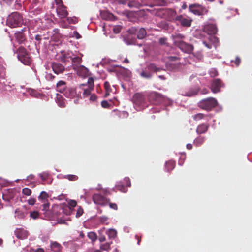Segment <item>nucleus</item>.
Here are the masks:
<instances>
[{"label": "nucleus", "mask_w": 252, "mask_h": 252, "mask_svg": "<svg viewBox=\"0 0 252 252\" xmlns=\"http://www.w3.org/2000/svg\"><path fill=\"white\" fill-rule=\"evenodd\" d=\"M109 207L114 210H118V206L116 203H110V202L108 203Z\"/></svg>", "instance_id": "obj_53"}, {"label": "nucleus", "mask_w": 252, "mask_h": 252, "mask_svg": "<svg viewBox=\"0 0 252 252\" xmlns=\"http://www.w3.org/2000/svg\"><path fill=\"white\" fill-rule=\"evenodd\" d=\"M52 68L54 72L57 74L63 73L65 70V67L63 64L56 62L52 63Z\"/></svg>", "instance_id": "obj_12"}, {"label": "nucleus", "mask_w": 252, "mask_h": 252, "mask_svg": "<svg viewBox=\"0 0 252 252\" xmlns=\"http://www.w3.org/2000/svg\"><path fill=\"white\" fill-rule=\"evenodd\" d=\"M101 17L107 20H113L115 18V16L111 13L107 11H102L100 12Z\"/></svg>", "instance_id": "obj_23"}, {"label": "nucleus", "mask_w": 252, "mask_h": 252, "mask_svg": "<svg viewBox=\"0 0 252 252\" xmlns=\"http://www.w3.org/2000/svg\"><path fill=\"white\" fill-rule=\"evenodd\" d=\"M205 115L203 113H198L192 116V119L196 121H200L204 118Z\"/></svg>", "instance_id": "obj_39"}, {"label": "nucleus", "mask_w": 252, "mask_h": 252, "mask_svg": "<svg viewBox=\"0 0 252 252\" xmlns=\"http://www.w3.org/2000/svg\"><path fill=\"white\" fill-rule=\"evenodd\" d=\"M167 38L163 37L159 39V42L161 45H165L167 43Z\"/></svg>", "instance_id": "obj_54"}, {"label": "nucleus", "mask_w": 252, "mask_h": 252, "mask_svg": "<svg viewBox=\"0 0 252 252\" xmlns=\"http://www.w3.org/2000/svg\"><path fill=\"white\" fill-rule=\"evenodd\" d=\"M210 74L211 77H215L218 75V72L217 70L215 69H212L210 71Z\"/></svg>", "instance_id": "obj_50"}, {"label": "nucleus", "mask_w": 252, "mask_h": 252, "mask_svg": "<svg viewBox=\"0 0 252 252\" xmlns=\"http://www.w3.org/2000/svg\"><path fill=\"white\" fill-rule=\"evenodd\" d=\"M115 188L117 190L123 192H126L127 190L126 187L121 182L117 183Z\"/></svg>", "instance_id": "obj_31"}, {"label": "nucleus", "mask_w": 252, "mask_h": 252, "mask_svg": "<svg viewBox=\"0 0 252 252\" xmlns=\"http://www.w3.org/2000/svg\"><path fill=\"white\" fill-rule=\"evenodd\" d=\"M216 99L213 97H209L201 100L198 103V106L202 109L210 111L217 105Z\"/></svg>", "instance_id": "obj_3"}, {"label": "nucleus", "mask_w": 252, "mask_h": 252, "mask_svg": "<svg viewBox=\"0 0 252 252\" xmlns=\"http://www.w3.org/2000/svg\"><path fill=\"white\" fill-rule=\"evenodd\" d=\"M22 193L27 196H29L32 193V190L27 188H25L22 189Z\"/></svg>", "instance_id": "obj_45"}, {"label": "nucleus", "mask_w": 252, "mask_h": 252, "mask_svg": "<svg viewBox=\"0 0 252 252\" xmlns=\"http://www.w3.org/2000/svg\"><path fill=\"white\" fill-rule=\"evenodd\" d=\"M14 234L17 238L22 240L26 239L29 235L28 232L22 228H16Z\"/></svg>", "instance_id": "obj_11"}, {"label": "nucleus", "mask_w": 252, "mask_h": 252, "mask_svg": "<svg viewBox=\"0 0 252 252\" xmlns=\"http://www.w3.org/2000/svg\"><path fill=\"white\" fill-rule=\"evenodd\" d=\"M94 80L92 77H89L87 83L88 84V88L84 89L83 95L84 96H88L91 94V90L94 89Z\"/></svg>", "instance_id": "obj_13"}, {"label": "nucleus", "mask_w": 252, "mask_h": 252, "mask_svg": "<svg viewBox=\"0 0 252 252\" xmlns=\"http://www.w3.org/2000/svg\"><path fill=\"white\" fill-rule=\"evenodd\" d=\"M106 234L109 239H113L117 236V232L115 229H109L107 231Z\"/></svg>", "instance_id": "obj_33"}, {"label": "nucleus", "mask_w": 252, "mask_h": 252, "mask_svg": "<svg viewBox=\"0 0 252 252\" xmlns=\"http://www.w3.org/2000/svg\"><path fill=\"white\" fill-rule=\"evenodd\" d=\"M203 44L208 49H211L212 48V44L207 43L206 41H204L203 42Z\"/></svg>", "instance_id": "obj_63"}, {"label": "nucleus", "mask_w": 252, "mask_h": 252, "mask_svg": "<svg viewBox=\"0 0 252 252\" xmlns=\"http://www.w3.org/2000/svg\"><path fill=\"white\" fill-rule=\"evenodd\" d=\"M202 6L199 4H193L189 5V9L193 14L200 15L202 14Z\"/></svg>", "instance_id": "obj_15"}, {"label": "nucleus", "mask_w": 252, "mask_h": 252, "mask_svg": "<svg viewBox=\"0 0 252 252\" xmlns=\"http://www.w3.org/2000/svg\"><path fill=\"white\" fill-rule=\"evenodd\" d=\"M14 36L16 41L19 43L22 44L26 40V36L22 32H18L15 33Z\"/></svg>", "instance_id": "obj_22"}, {"label": "nucleus", "mask_w": 252, "mask_h": 252, "mask_svg": "<svg viewBox=\"0 0 252 252\" xmlns=\"http://www.w3.org/2000/svg\"><path fill=\"white\" fill-rule=\"evenodd\" d=\"M179 43V44L176 46L185 53H190L193 50V46L190 44L187 43L184 41Z\"/></svg>", "instance_id": "obj_7"}, {"label": "nucleus", "mask_w": 252, "mask_h": 252, "mask_svg": "<svg viewBox=\"0 0 252 252\" xmlns=\"http://www.w3.org/2000/svg\"><path fill=\"white\" fill-rule=\"evenodd\" d=\"M209 127V125L207 123H201L198 125L196 129V132L198 134L206 133Z\"/></svg>", "instance_id": "obj_16"}, {"label": "nucleus", "mask_w": 252, "mask_h": 252, "mask_svg": "<svg viewBox=\"0 0 252 252\" xmlns=\"http://www.w3.org/2000/svg\"><path fill=\"white\" fill-rule=\"evenodd\" d=\"M68 203L69 205L72 207H75L77 205L76 201L73 200H71Z\"/></svg>", "instance_id": "obj_57"}, {"label": "nucleus", "mask_w": 252, "mask_h": 252, "mask_svg": "<svg viewBox=\"0 0 252 252\" xmlns=\"http://www.w3.org/2000/svg\"><path fill=\"white\" fill-rule=\"evenodd\" d=\"M128 6L130 8L135 7L140 8L142 6L141 3L138 0H131L128 2Z\"/></svg>", "instance_id": "obj_28"}, {"label": "nucleus", "mask_w": 252, "mask_h": 252, "mask_svg": "<svg viewBox=\"0 0 252 252\" xmlns=\"http://www.w3.org/2000/svg\"><path fill=\"white\" fill-rule=\"evenodd\" d=\"M129 32L130 33H136L137 37L139 39H143L147 34L146 31L143 28H136L132 27L131 29L129 30Z\"/></svg>", "instance_id": "obj_6"}, {"label": "nucleus", "mask_w": 252, "mask_h": 252, "mask_svg": "<svg viewBox=\"0 0 252 252\" xmlns=\"http://www.w3.org/2000/svg\"><path fill=\"white\" fill-rule=\"evenodd\" d=\"M101 106L104 108H109L110 107V104L106 100H103L101 102Z\"/></svg>", "instance_id": "obj_49"}, {"label": "nucleus", "mask_w": 252, "mask_h": 252, "mask_svg": "<svg viewBox=\"0 0 252 252\" xmlns=\"http://www.w3.org/2000/svg\"><path fill=\"white\" fill-rule=\"evenodd\" d=\"M205 140V137L202 136L197 137L193 141V144L197 147L202 145Z\"/></svg>", "instance_id": "obj_29"}, {"label": "nucleus", "mask_w": 252, "mask_h": 252, "mask_svg": "<svg viewBox=\"0 0 252 252\" xmlns=\"http://www.w3.org/2000/svg\"><path fill=\"white\" fill-rule=\"evenodd\" d=\"M40 178H41V180L43 182H45L47 180V179L48 178L49 174L48 172H42L39 175Z\"/></svg>", "instance_id": "obj_43"}, {"label": "nucleus", "mask_w": 252, "mask_h": 252, "mask_svg": "<svg viewBox=\"0 0 252 252\" xmlns=\"http://www.w3.org/2000/svg\"><path fill=\"white\" fill-rule=\"evenodd\" d=\"M50 247L51 250L54 252H61L63 249L62 246L57 242L52 243Z\"/></svg>", "instance_id": "obj_26"}, {"label": "nucleus", "mask_w": 252, "mask_h": 252, "mask_svg": "<svg viewBox=\"0 0 252 252\" xmlns=\"http://www.w3.org/2000/svg\"><path fill=\"white\" fill-rule=\"evenodd\" d=\"M44 204L42 205V210L43 211H46L48 210L49 208L50 204L49 203L47 202H43Z\"/></svg>", "instance_id": "obj_52"}, {"label": "nucleus", "mask_w": 252, "mask_h": 252, "mask_svg": "<svg viewBox=\"0 0 252 252\" xmlns=\"http://www.w3.org/2000/svg\"><path fill=\"white\" fill-rule=\"evenodd\" d=\"M132 100L137 110H141L147 106L146 97L142 93L134 94L132 96Z\"/></svg>", "instance_id": "obj_2"}, {"label": "nucleus", "mask_w": 252, "mask_h": 252, "mask_svg": "<svg viewBox=\"0 0 252 252\" xmlns=\"http://www.w3.org/2000/svg\"><path fill=\"white\" fill-rule=\"evenodd\" d=\"M63 94L67 98H74L76 94V90L71 87L67 88Z\"/></svg>", "instance_id": "obj_18"}, {"label": "nucleus", "mask_w": 252, "mask_h": 252, "mask_svg": "<svg viewBox=\"0 0 252 252\" xmlns=\"http://www.w3.org/2000/svg\"><path fill=\"white\" fill-rule=\"evenodd\" d=\"M21 1L20 0H16L14 3V8L16 10H19L21 8Z\"/></svg>", "instance_id": "obj_46"}, {"label": "nucleus", "mask_w": 252, "mask_h": 252, "mask_svg": "<svg viewBox=\"0 0 252 252\" xmlns=\"http://www.w3.org/2000/svg\"><path fill=\"white\" fill-rule=\"evenodd\" d=\"M64 98L63 96L59 94H57L56 96V101L59 107L63 108L65 106V103L64 102Z\"/></svg>", "instance_id": "obj_27"}, {"label": "nucleus", "mask_w": 252, "mask_h": 252, "mask_svg": "<svg viewBox=\"0 0 252 252\" xmlns=\"http://www.w3.org/2000/svg\"><path fill=\"white\" fill-rule=\"evenodd\" d=\"M75 70H77L78 73L80 75L86 76L88 75V69L83 65L78 66L77 67H76V69Z\"/></svg>", "instance_id": "obj_24"}, {"label": "nucleus", "mask_w": 252, "mask_h": 252, "mask_svg": "<svg viewBox=\"0 0 252 252\" xmlns=\"http://www.w3.org/2000/svg\"><path fill=\"white\" fill-rule=\"evenodd\" d=\"M122 29V27L120 26H116L113 28L114 32L115 33H119Z\"/></svg>", "instance_id": "obj_51"}, {"label": "nucleus", "mask_w": 252, "mask_h": 252, "mask_svg": "<svg viewBox=\"0 0 252 252\" xmlns=\"http://www.w3.org/2000/svg\"><path fill=\"white\" fill-rule=\"evenodd\" d=\"M99 240L100 242H103L106 240L105 236L103 235H100L99 236Z\"/></svg>", "instance_id": "obj_61"}, {"label": "nucleus", "mask_w": 252, "mask_h": 252, "mask_svg": "<svg viewBox=\"0 0 252 252\" xmlns=\"http://www.w3.org/2000/svg\"><path fill=\"white\" fill-rule=\"evenodd\" d=\"M57 57L59 61L64 63L69 62L71 58L69 53L65 51H61L57 54Z\"/></svg>", "instance_id": "obj_8"}, {"label": "nucleus", "mask_w": 252, "mask_h": 252, "mask_svg": "<svg viewBox=\"0 0 252 252\" xmlns=\"http://www.w3.org/2000/svg\"><path fill=\"white\" fill-rule=\"evenodd\" d=\"M172 38L174 40V43L175 45L177 46L179 44V43H181L184 41V40L185 38V37L182 34L177 33L175 34V35H173Z\"/></svg>", "instance_id": "obj_19"}, {"label": "nucleus", "mask_w": 252, "mask_h": 252, "mask_svg": "<svg viewBox=\"0 0 252 252\" xmlns=\"http://www.w3.org/2000/svg\"><path fill=\"white\" fill-rule=\"evenodd\" d=\"M104 87L105 90V93L104 95V97H108L110 93L112 92V89L110 83L108 81H105L104 84Z\"/></svg>", "instance_id": "obj_30"}, {"label": "nucleus", "mask_w": 252, "mask_h": 252, "mask_svg": "<svg viewBox=\"0 0 252 252\" xmlns=\"http://www.w3.org/2000/svg\"><path fill=\"white\" fill-rule=\"evenodd\" d=\"M222 86L223 84L220 79H214L212 83L211 90L214 93H218L220 91V89Z\"/></svg>", "instance_id": "obj_9"}, {"label": "nucleus", "mask_w": 252, "mask_h": 252, "mask_svg": "<svg viewBox=\"0 0 252 252\" xmlns=\"http://www.w3.org/2000/svg\"><path fill=\"white\" fill-rule=\"evenodd\" d=\"M97 98V97L94 94H91L90 97V100L92 101H95V100H96Z\"/></svg>", "instance_id": "obj_56"}, {"label": "nucleus", "mask_w": 252, "mask_h": 252, "mask_svg": "<svg viewBox=\"0 0 252 252\" xmlns=\"http://www.w3.org/2000/svg\"><path fill=\"white\" fill-rule=\"evenodd\" d=\"M92 199L95 204L102 206L107 205L110 201L109 199H107L99 193H95L94 194Z\"/></svg>", "instance_id": "obj_5"}, {"label": "nucleus", "mask_w": 252, "mask_h": 252, "mask_svg": "<svg viewBox=\"0 0 252 252\" xmlns=\"http://www.w3.org/2000/svg\"><path fill=\"white\" fill-rule=\"evenodd\" d=\"M66 82L64 81L61 80L59 81L56 84V90L57 91L63 93L66 90Z\"/></svg>", "instance_id": "obj_20"}, {"label": "nucleus", "mask_w": 252, "mask_h": 252, "mask_svg": "<svg viewBox=\"0 0 252 252\" xmlns=\"http://www.w3.org/2000/svg\"><path fill=\"white\" fill-rule=\"evenodd\" d=\"M46 77L47 79L49 80H52L55 78V76L50 73L47 74Z\"/></svg>", "instance_id": "obj_58"}, {"label": "nucleus", "mask_w": 252, "mask_h": 252, "mask_svg": "<svg viewBox=\"0 0 252 252\" xmlns=\"http://www.w3.org/2000/svg\"><path fill=\"white\" fill-rule=\"evenodd\" d=\"M23 23L22 15L17 12L11 13L7 17L6 24L10 27L15 28L20 26Z\"/></svg>", "instance_id": "obj_1"}, {"label": "nucleus", "mask_w": 252, "mask_h": 252, "mask_svg": "<svg viewBox=\"0 0 252 252\" xmlns=\"http://www.w3.org/2000/svg\"><path fill=\"white\" fill-rule=\"evenodd\" d=\"M65 179L69 180V181H75L78 180V177L75 175L68 174L64 176Z\"/></svg>", "instance_id": "obj_41"}, {"label": "nucleus", "mask_w": 252, "mask_h": 252, "mask_svg": "<svg viewBox=\"0 0 252 252\" xmlns=\"http://www.w3.org/2000/svg\"><path fill=\"white\" fill-rule=\"evenodd\" d=\"M147 68L149 71H153L154 72H158L162 70L161 68L158 67L154 63H150L148 66Z\"/></svg>", "instance_id": "obj_35"}, {"label": "nucleus", "mask_w": 252, "mask_h": 252, "mask_svg": "<svg viewBox=\"0 0 252 252\" xmlns=\"http://www.w3.org/2000/svg\"><path fill=\"white\" fill-rule=\"evenodd\" d=\"M15 213L17 218L19 219H24L27 214V212H23L20 210L19 209H17L15 210Z\"/></svg>", "instance_id": "obj_37"}, {"label": "nucleus", "mask_w": 252, "mask_h": 252, "mask_svg": "<svg viewBox=\"0 0 252 252\" xmlns=\"http://www.w3.org/2000/svg\"><path fill=\"white\" fill-rule=\"evenodd\" d=\"M176 20L179 22L183 27H190L192 21L191 19L185 18L182 15L177 16Z\"/></svg>", "instance_id": "obj_10"}, {"label": "nucleus", "mask_w": 252, "mask_h": 252, "mask_svg": "<svg viewBox=\"0 0 252 252\" xmlns=\"http://www.w3.org/2000/svg\"><path fill=\"white\" fill-rule=\"evenodd\" d=\"M140 75L142 77L145 78H150L152 77V74L150 72H148L146 71H142Z\"/></svg>", "instance_id": "obj_44"}, {"label": "nucleus", "mask_w": 252, "mask_h": 252, "mask_svg": "<svg viewBox=\"0 0 252 252\" xmlns=\"http://www.w3.org/2000/svg\"><path fill=\"white\" fill-rule=\"evenodd\" d=\"M175 166V162L173 160H170L166 162L165 167L166 170L170 172L172 170Z\"/></svg>", "instance_id": "obj_32"}, {"label": "nucleus", "mask_w": 252, "mask_h": 252, "mask_svg": "<svg viewBox=\"0 0 252 252\" xmlns=\"http://www.w3.org/2000/svg\"><path fill=\"white\" fill-rule=\"evenodd\" d=\"M16 53L17 54V57L18 59L23 58L24 56H27L29 54L27 52L26 49L23 47H20L17 50Z\"/></svg>", "instance_id": "obj_25"}, {"label": "nucleus", "mask_w": 252, "mask_h": 252, "mask_svg": "<svg viewBox=\"0 0 252 252\" xmlns=\"http://www.w3.org/2000/svg\"><path fill=\"white\" fill-rule=\"evenodd\" d=\"M39 212L38 211H33L31 212L30 213V216L31 218L36 219L39 217Z\"/></svg>", "instance_id": "obj_47"}, {"label": "nucleus", "mask_w": 252, "mask_h": 252, "mask_svg": "<svg viewBox=\"0 0 252 252\" xmlns=\"http://www.w3.org/2000/svg\"><path fill=\"white\" fill-rule=\"evenodd\" d=\"M49 195L47 192L42 191L40 195L38 196V199L42 201V202H46L48 201Z\"/></svg>", "instance_id": "obj_34"}, {"label": "nucleus", "mask_w": 252, "mask_h": 252, "mask_svg": "<svg viewBox=\"0 0 252 252\" xmlns=\"http://www.w3.org/2000/svg\"><path fill=\"white\" fill-rule=\"evenodd\" d=\"M204 31L208 34H213L217 32V29L216 25L213 24H209L204 27Z\"/></svg>", "instance_id": "obj_17"}, {"label": "nucleus", "mask_w": 252, "mask_h": 252, "mask_svg": "<svg viewBox=\"0 0 252 252\" xmlns=\"http://www.w3.org/2000/svg\"><path fill=\"white\" fill-rule=\"evenodd\" d=\"M112 244V242H106L105 244H101L100 246V249L103 251H109L110 249V245Z\"/></svg>", "instance_id": "obj_38"}, {"label": "nucleus", "mask_w": 252, "mask_h": 252, "mask_svg": "<svg viewBox=\"0 0 252 252\" xmlns=\"http://www.w3.org/2000/svg\"><path fill=\"white\" fill-rule=\"evenodd\" d=\"M88 237L92 241H95L97 239V234L94 232H90L89 233H88Z\"/></svg>", "instance_id": "obj_40"}, {"label": "nucleus", "mask_w": 252, "mask_h": 252, "mask_svg": "<svg viewBox=\"0 0 252 252\" xmlns=\"http://www.w3.org/2000/svg\"><path fill=\"white\" fill-rule=\"evenodd\" d=\"M165 14H167L171 17H174L176 15V11L172 9H168L165 11Z\"/></svg>", "instance_id": "obj_42"}, {"label": "nucleus", "mask_w": 252, "mask_h": 252, "mask_svg": "<svg viewBox=\"0 0 252 252\" xmlns=\"http://www.w3.org/2000/svg\"><path fill=\"white\" fill-rule=\"evenodd\" d=\"M124 180H125V182L126 183L127 186H128V187L131 186V183H130V179L129 178L126 177L124 179Z\"/></svg>", "instance_id": "obj_60"}, {"label": "nucleus", "mask_w": 252, "mask_h": 252, "mask_svg": "<svg viewBox=\"0 0 252 252\" xmlns=\"http://www.w3.org/2000/svg\"><path fill=\"white\" fill-rule=\"evenodd\" d=\"M36 200L34 198H30L28 200V203L31 205H33L35 204Z\"/></svg>", "instance_id": "obj_59"}, {"label": "nucleus", "mask_w": 252, "mask_h": 252, "mask_svg": "<svg viewBox=\"0 0 252 252\" xmlns=\"http://www.w3.org/2000/svg\"><path fill=\"white\" fill-rule=\"evenodd\" d=\"M149 100L154 105H159L164 100V97L157 92H152L149 96Z\"/></svg>", "instance_id": "obj_4"}, {"label": "nucleus", "mask_w": 252, "mask_h": 252, "mask_svg": "<svg viewBox=\"0 0 252 252\" xmlns=\"http://www.w3.org/2000/svg\"><path fill=\"white\" fill-rule=\"evenodd\" d=\"M233 62L237 66H238L241 63V59L239 57H236Z\"/></svg>", "instance_id": "obj_55"}, {"label": "nucleus", "mask_w": 252, "mask_h": 252, "mask_svg": "<svg viewBox=\"0 0 252 252\" xmlns=\"http://www.w3.org/2000/svg\"><path fill=\"white\" fill-rule=\"evenodd\" d=\"M23 64L26 65H29L31 63V59L30 57V55L24 56L23 58L19 59Z\"/></svg>", "instance_id": "obj_36"}, {"label": "nucleus", "mask_w": 252, "mask_h": 252, "mask_svg": "<svg viewBox=\"0 0 252 252\" xmlns=\"http://www.w3.org/2000/svg\"><path fill=\"white\" fill-rule=\"evenodd\" d=\"M4 2L6 3L8 5H10L14 0H2Z\"/></svg>", "instance_id": "obj_64"}, {"label": "nucleus", "mask_w": 252, "mask_h": 252, "mask_svg": "<svg viewBox=\"0 0 252 252\" xmlns=\"http://www.w3.org/2000/svg\"><path fill=\"white\" fill-rule=\"evenodd\" d=\"M70 60L72 61V67L74 69H76V67L80 65V64L82 62V59L81 57L76 56L74 57H72L71 56Z\"/></svg>", "instance_id": "obj_21"}, {"label": "nucleus", "mask_w": 252, "mask_h": 252, "mask_svg": "<svg viewBox=\"0 0 252 252\" xmlns=\"http://www.w3.org/2000/svg\"><path fill=\"white\" fill-rule=\"evenodd\" d=\"M61 6L57 8L56 11L58 16L60 18H64L68 15V12L66 10V7L63 5L62 1H61Z\"/></svg>", "instance_id": "obj_14"}, {"label": "nucleus", "mask_w": 252, "mask_h": 252, "mask_svg": "<svg viewBox=\"0 0 252 252\" xmlns=\"http://www.w3.org/2000/svg\"><path fill=\"white\" fill-rule=\"evenodd\" d=\"M168 59L170 61H174L179 59V58H178L177 56H169L168 57Z\"/></svg>", "instance_id": "obj_62"}, {"label": "nucleus", "mask_w": 252, "mask_h": 252, "mask_svg": "<svg viewBox=\"0 0 252 252\" xmlns=\"http://www.w3.org/2000/svg\"><path fill=\"white\" fill-rule=\"evenodd\" d=\"M83 213V209H82V208L80 206L78 207L77 210L76 217L77 218L80 217L82 215Z\"/></svg>", "instance_id": "obj_48"}]
</instances>
